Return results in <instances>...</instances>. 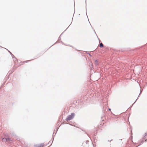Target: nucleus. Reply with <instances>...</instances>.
Returning <instances> with one entry per match:
<instances>
[{"mask_svg":"<svg viewBox=\"0 0 147 147\" xmlns=\"http://www.w3.org/2000/svg\"><path fill=\"white\" fill-rule=\"evenodd\" d=\"M74 113H72L71 114V115L68 116L66 118V120L67 121L70 120L72 119L74 116Z\"/></svg>","mask_w":147,"mask_h":147,"instance_id":"1","label":"nucleus"},{"mask_svg":"<svg viewBox=\"0 0 147 147\" xmlns=\"http://www.w3.org/2000/svg\"><path fill=\"white\" fill-rule=\"evenodd\" d=\"M43 144H42L38 145L35 146V147H43Z\"/></svg>","mask_w":147,"mask_h":147,"instance_id":"2","label":"nucleus"},{"mask_svg":"<svg viewBox=\"0 0 147 147\" xmlns=\"http://www.w3.org/2000/svg\"><path fill=\"white\" fill-rule=\"evenodd\" d=\"M6 141L7 142H10V141H12V140H11V139L10 138H7L6 139Z\"/></svg>","mask_w":147,"mask_h":147,"instance_id":"3","label":"nucleus"},{"mask_svg":"<svg viewBox=\"0 0 147 147\" xmlns=\"http://www.w3.org/2000/svg\"><path fill=\"white\" fill-rule=\"evenodd\" d=\"M100 47H103V45L102 43H100Z\"/></svg>","mask_w":147,"mask_h":147,"instance_id":"4","label":"nucleus"},{"mask_svg":"<svg viewBox=\"0 0 147 147\" xmlns=\"http://www.w3.org/2000/svg\"><path fill=\"white\" fill-rule=\"evenodd\" d=\"M95 62H96V63H98V61H97L96 60V61H95Z\"/></svg>","mask_w":147,"mask_h":147,"instance_id":"5","label":"nucleus"},{"mask_svg":"<svg viewBox=\"0 0 147 147\" xmlns=\"http://www.w3.org/2000/svg\"><path fill=\"white\" fill-rule=\"evenodd\" d=\"M31 60H28V61H26V62H27L28 61H31Z\"/></svg>","mask_w":147,"mask_h":147,"instance_id":"6","label":"nucleus"},{"mask_svg":"<svg viewBox=\"0 0 147 147\" xmlns=\"http://www.w3.org/2000/svg\"><path fill=\"white\" fill-rule=\"evenodd\" d=\"M109 111H111V109H109Z\"/></svg>","mask_w":147,"mask_h":147,"instance_id":"7","label":"nucleus"}]
</instances>
